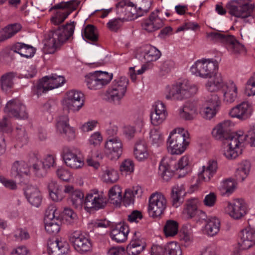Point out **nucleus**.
Wrapping results in <instances>:
<instances>
[{"label":"nucleus","instance_id":"nucleus-1","mask_svg":"<svg viewBox=\"0 0 255 255\" xmlns=\"http://www.w3.org/2000/svg\"><path fill=\"white\" fill-rule=\"evenodd\" d=\"M74 22L57 29L50 30L45 35L44 52L54 54L73 35L75 26Z\"/></svg>","mask_w":255,"mask_h":255},{"label":"nucleus","instance_id":"nucleus-2","mask_svg":"<svg viewBox=\"0 0 255 255\" xmlns=\"http://www.w3.org/2000/svg\"><path fill=\"white\" fill-rule=\"evenodd\" d=\"M165 98L167 100L182 101L195 94L198 88L187 80L177 82L166 88Z\"/></svg>","mask_w":255,"mask_h":255},{"label":"nucleus","instance_id":"nucleus-3","mask_svg":"<svg viewBox=\"0 0 255 255\" xmlns=\"http://www.w3.org/2000/svg\"><path fill=\"white\" fill-rule=\"evenodd\" d=\"M188 134L183 128L174 129L170 134L167 141L168 152L172 154H181L189 144Z\"/></svg>","mask_w":255,"mask_h":255},{"label":"nucleus","instance_id":"nucleus-4","mask_svg":"<svg viewBox=\"0 0 255 255\" xmlns=\"http://www.w3.org/2000/svg\"><path fill=\"white\" fill-rule=\"evenodd\" d=\"M128 83V79L125 76L115 79L107 90L108 100L115 104L119 105L125 95Z\"/></svg>","mask_w":255,"mask_h":255},{"label":"nucleus","instance_id":"nucleus-5","mask_svg":"<svg viewBox=\"0 0 255 255\" xmlns=\"http://www.w3.org/2000/svg\"><path fill=\"white\" fill-rule=\"evenodd\" d=\"M80 3V1L78 0H71L67 2L62 1L54 5L50 10H57L55 16L51 18V22L55 25L62 23L72 11L77 9Z\"/></svg>","mask_w":255,"mask_h":255},{"label":"nucleus","instance_id":"nucleus-6","mask_svg":"<svg viewBox=\"0 0 255 255\" xmlns=\"http://www.w3.org/2000/svg\"><path fill=\"white\" fill-rule=\"evenodd\" d=\"M219 64L216 60L203 59L197 61L191 67V72L204 78H211L218 71Z\"/></svg>","mask_w":255,"mask_h":255},{"label":"nucleus","instance_id":"nucleus-7","mask_svg":"<svg viewBox=\"0 0 255 255\" xmlns=\"http://www.w3.org/2000/svg\"><path fill=\"white\" fill-rule=\"evenodd\" d=\"M207 37L213 41H220L225 44L228 51L232 54H239L245 50L244 45L241 44L233 35L212 32L208 34Z\"/></svg>","mask_w":255,"mask_h":255},{"label":"nucleus","instance_id":"nucleus-8","mask_svg":"<svg viewBox=\"0 0 255 255\" xmlns=\"http://www.w3.org/2000/svg\"><path fill=\"white\" fill-rule=\"evenodd\" d=\"M226 8L231 15L245 18L252 15L255 5L245 0H232L227 3Z\"/></svg>","mask_w":255,"mask_h":255},{"label":"nucleus","instance_id":"nucleus-9","mask_svg":"<svg viewBox=\"0 0 255 255\" xmlns=\"http://www.w3.org/2000/svg\"><path fill=\"white\" fill-rule=\"evenodd\" d=\"M245 140L244 136L236 133L231 132L229 137L224 141L227 143V148L225 150L224 155L229 159H235L242 153L241 145Z\"/></svg>","mask_w":255,"mask_h":255},{"label":"nucleus","instance_id":"nucleus-10","mask_svg":"<svg viewBox=\"0 0 255 255\" xmlns=\"http://www.w3.org/2000/svg\"><path fill=\"white\" fill-rule=\"evenodd\" d=\"M189 163V157L183 156L179 159L177 164L172 168V161L169 163L163 159L159 166L158 173L163 180L168 181L173 176V172L184 169L188 165Z\"/></svg>","mask_w":255,"mask_h":255},{"label":"nucleus","instance_id":"nucleus-11","mask_svg":"<svg viewBox=\"0 0 255 255\" xmlns=\"http://www.w3.org/2000/svg\"><path fill=\"white\" fill-rule=\"evenodd\" d=\"M64 83L65 79L63 76H57L56 74L45 76L39 81L35 87V93L39 96L50 90L58 88Z\"/></svg>","mask_w":255,"mask_h":255},{"label":"nucleus","instance_id":"nucleus-12","mask_svg":"<svg viewBox=\"0 0 255 255\" xmlns=\"http://www.w3.org/2000/svg\"><path fill=\"white\" fill-rule=\"evenodd\" d=\"M167 207V201L161 194L153 193L149 199L148 211L153 218L160 217L164 213Z\"/></svg>","mask_w":255,"mask_h":255},{"label":"nucleus","instance_id":"nucleus-13","mask_svg":"<svg viewBox=\"0 0 255 255\" xmlns=\"http://www.w3.org/2000/svg\"><path fill=\"white\" fill-rule=\"evenodd\" d=\"M69 241L74 249L81 254L91 250L92 243L90 240L80 232L74 231L69 236Z\"/></svg>","mask_w":255,"mask_h":255},{"label":"nucleus","instance_id":"nucleus-14","mask_svg":"<svg viewBox=\"0 0 255 255\" xmlns=\"http://www.w3.org/2000/svg\"><path fill=\"white\" fill-rule=\"evenodd\" d=\"M4 110L10 116L16 119H26L28 117L25 105L17 99H13L7 102Z\"/></svg>","mask_w":255,"mask_h":255},{"label":"nucleus","instance_id":"nucleus-15","mask_svg":"<svg viewBox=\"0 0 255 255\" xmlns=\"http://www.w3.org/2000/svg\"><path fill=\"white\" fill-rule=\"evenodd\" d=\"M123 144L121 139L116 136L109 137L105 144V152L111 160H116L121 156Z\"/></svg>","mask_w":255,"mask_h":255},{"label":"nucleus","instance_id":"nucleus-16","mask_svg":"<svg viewBox=\"0 0 255 255\" xmlns=\"http://www.w3.org/2000/svg\"><path fill=\"white\" fill-rule=\"evenodd\" d=\"M84 95L81 92L72 90L67 92V97L63 100V105L69 110L79 111L84 105Z\"/></svg>","mask_w":255,"mask_h":255},{"label":"nucleus","instance_id":"nucleus-17","mask_svg":"<svg viewBox=\"0 0 255 255\" xmlns=\"http://www.w3.org/2000/svg\"><path fill=\"white\" fill-rule=\"evenodd\" d=\"M84 203L85 208L98 210L105 207L106 199L97 189H94L87 194Z\"/></svg>","mask_w":255,"mask_h":255},{"label":"nucleus","instance_id":"nucleus-18","mask_svg":"<svg viewBox=\"0 0 255 255\" xmlns=\"http://www.w3.org/2000/svg\"><path fill=\"white\" fill-rule=\"evenodd\" d=\"M151 255H181L180 247L175 242H170L164 247L159 245H153L151 247Z\"/></svg>","mask_w":255,"mask_h":255},{"label":"nucleus","instance_id":"nucleus-19","mask_svg":"<svg viewBox=\"0 0 255 255\" xmlns=\"http://www.w3.org/2000/svg\"><path fill=\"white\" fill-rule=\"evenodd\" d=\"M63 157L66 165L73 169H79L84 164V161L76 152L68 147H64Z\"/></svg>","mask_w":255,"mask_h":255},{"label":"nucleus","instance_id":"nucleus-20","mask_svg":"<svg viewBox=\"0 0 255 255\" xmlns=\"http://www.w3.org/2000/svg\"><path fill=\"white\" fill-rule=\"evenodd\" d=\"M239 245L242 250H248L255 245V230L248 227L240 233Z\"/></svg>","mask_w":255,"mask_h":255},{"label":"nucleus","instance_id":"nucleus-21","mask_svg":"<svg viewBox=\"0 0 255 255\" xmlns=\"http://www.w3.org/2000/svg\"><path fill=\"white\" fill-rule=\"evenodd\" d=\"M229 215L234 219H240L247 213V206L244 200L236 199L228 206Z\"/></svg>","mask_w":255,"mask_h":255},{"label":"nucleus","instance_id":"nucleus-22","mask_svg":"<svg viewBox=\"0 0 255 255\" xmlns=\"http://www.w3.org/2000/svg\"><path fill=\"white\" fill-rule=\"evenodd\" d=\"M159 12L158 9L152 12L148 18L144 20L142 23V29L148 32L156 31L163 26V20L160 18L157 13Z\"/></svg>","mask_w":255,"mask_h":255},{"label":"nucleus","instance_id":"nucleus-23","mask_svg":"<svg viewBox=\"0 0 255 255\" xmlns=\"http://www.w3.org/2000/svg\"><path fill=\"white\" fill-rule=\"evenodd\" d=\"M252 112L251 105L247 102H244L233 107L230 112V115L233 118L245 120L250 117Z\"/></svg>","mask_w":255,"mask_h":255},{"label":"nucleus","instance_id":"nucleus-24","mask_svg":"<svg viewBox=\"0 0 255 255\" xmlns=\"http://www.w3.org/2000/svg\"><path fill=\"white\" fill-rule=\"evenodd\" d=\"M129 232L128 226L124 223H120L113 228L110 236L117 243H124L127 241Z\"/></svg>","mask_w":255,"mask_h":255},{"label":"nucleus","instance_id":"nucleus-25","mask_svg":"<svg viewBox=\"0 0 255 255\" xmlns=\"http://www.w3.org/2000/svg\"><path fill=\"white\" fill-rule=\"evenodd\" d=\"M69 118L67 116H60L56 124V128L58 132L65 135L68 140L75 138V134L73 128L69 126Z\"/></svg>","mask_w":255,"mask_h":255},{"label":"nucleus","instance_id":"nucleus-26","mask_svg":"<svg viewBox=\"0 0 255 255\" xmlns=\"http://www.w3.org/2000/svg\"><path fill=\"white\" fill-rule=\"evenodd\" d=\"M231 130V122L227 121L218 124L213 129L212 134L216 139L224 141L229 137Z\"/></svg>","mask_w":255,"mask_h":255},{"label":"nucleus","instance_id":"nucleus-27","mask_svg":"<svg viewBox=\"0 0 255 255\" xmlns=\"http://www.w3.org/2000/svg\"><path fill=\"white\" fill-rule=\"evenodd\" d=\"M146 245L145 240L138 237L134 232L133 239L127 247V252L128 255H138L145 249Z\"/></svg>","mask_w":255,"mask_h":255},{"label":"nucleus","instance_id":"nucleus-28","mask_svg":"<svg viewBox=\"0 0 255 255\" xmlns=\"http://www.w3.org/2000/svg\"><path fill=\"white\" fill-rule=\"evenodd\" d=\"M49 255H66L69 251V245L66 242L57 240L48 244Z\"/></svg>","mask_w":255,"mask_h":255},{"label":"nucleus","instance_id":"nucleus-29","mask_svg":"<svg viewBox=\"0 0 255 255\" xmlns=\"http://www.w3.org/2000/svg\"><path fill=\"white\" fill-rule=\"evenodd\" d=\"M30 174V169L24 160H16L11 165V174L14 178H22Z\"/></svg>","mask_w":255,"mask_h":255},{"label":"nucleus","instance_id":"nucleus-30","mask_svg":"<svg viewBox=\"0 0 255 255\" xmlns=\"http://www.w3.org/2000/svg\"><path fill=\"white\" fill-rule=\"evenodd\" d=\"M222 92L223 101L227 104H230L234 102L237 97L238 88L234 82L229 81L226 83Z\"/></svg>","mask_w":255,"mask_h":255},{"label":"nucleus","instance_id":"nucleus-31","mask_svg":"<svg viewBox=\"0 0 255 255\" xmlns=\"http://www.w3.org/2000/svg\"><path fill=\"white\" fill-rule=\"evenodd\" d=\"M134 155L135 158L139 161H143L148 157L147 147L145 141L143 139L136 140L134 147Z\"/></svg>","mask_w":255,"mask_h":255},{"label":"nucleus","instance_id":"nucleus-32","mask_svg":"<svg viewBox=\"0 0 255 255\" xmlns=\"http://www.w3.org/2000/svg\"><path fill=\"white\" fill-rule=\"evenodd\" d=\"M199 200L197 198H192L186 201L182 211V214L187 219H192L195 217L198 213V204Z\"/></svg>","mask_w":255,"mask_h":255},{"label":"nucleus","instance_id":"nucleus-33","mask_svg":"<svg viewBox=\"0 0 255 255\" xmlns=\"http://www.w3.org/2000/svg\"><path fill=\"white\" fill-rule=\"evenodd\" d=\"M213 79L209 81L206 85V89L211 92H217L220 90H223L226 83H225L221 74L218 71L213 75Z\"/></svg>","mask_w":255,"mask_h":255},{"label":"nucleus","instance_id":"nucleus-34","mask_svg":"<svg viewBox=\"0 0 255 255\" xmlns=\"http://www.w3.org/2000/svg\"><path fill=\"white\" fill-rule=\"evenodd\" d=\"M185 194V189L182 184L176 185L172 187L171 201L173 207L177 208L183 202V196Z\"/></svg>","mask_w":255,"mask_h":255},{"label":"nucleus","instance_id":"nucleus-35","mask_svg":"<svg viewBox=\"0 0 255 255\" xmlns=\"http://www.w3.org/2000/svg\"><path fill=\"white\" fill-rule=\"evenodd\" d=\"M12 50L26 58L32 57L35 53V49L32 46L21 42H17L12 47Z\"/></svg>","mask_w":255,"mask_h":255},{"label":"nucleus","instance_id":"nucleus-36","mask_svg":"<svg viewBox=\"0 0 255 255\" xmlns=\"http://www.w3.org/2000/svg\"><path fill=\"white\" fill-rule=\"evenodd\" d=\"M25 194L32 205L38 207L40 205L42 197L40 191L36 187L32 186L27 187L25 191Z\"/></svg>","mask_w":255,"mask_h":255},{"label":"nucleus","instance_id":"nucleus-37","mask_svg":"<svg viewBox=\"0 0 255 255\" xmlns=\"http://www.w3.org/2000/svg\"><path fill=\"white\" fill-rule=\"evenodd\" d=\"M142 53L147 62H151L158 59L161 56L160 51L154 46L146 45L142 47Z\"/></svg>","mask_w":255,"mask_h":255},{"label":"nucleus","instance_id":"nucleus-38","mask_svg":"<svg viewBox=\"0 0 255 255\" xmlns=\"http://www.w3.org/2000/svg\"><path fill=\"white\" fill-rule=\"evenodd\" d=\"M197 115V109L192 105H185L179 109V117L185 121H192Z\"/></svg>","mask_w":255,"mask_h":255},{"label":"nucleus","instance_id":"nucleus-39","mask_svg":"<svg viewBox=\"0 0 255 255\" xmlns=\"http://www.w3.org/2000/svg\"><path fill=\"white\" fill-rule=\"evenodd\" d=\"M251 169V164L249 161L244 160L238 164L235 176L238 181H243L248 176Z\"/></svg>","mask_w":255,"mask_h":255},{"label":"nucleus","instance_id":"nucleus-40","mask_svg":"<svg viewBox=\"0 0 255 255\" xmlns=\"http://www.w3.org/2000/svg\"><path fill=\"white\" fill-rule=\"evenodd\" d=\"M220 227V220L215 217H211L205 225V232L208 236L213 237L219 232Z\"/></svg>","mask_w":255,"mask_h":255},{"label":"nucleus","instance_id":"nucleus-41","mask_svg":"<svg viewBox=\"0 0 255 255\" xmlns=\"http://www.w3.org/2000/svg\"><path fill=\"white\" fill-rule=\"evenodd\" d=\"M49 196L55 202L61 201L63 198L62 190L55 181H51L48 185Z\"/></svg>","mask_w":255,"mask_h":255},{"label":"nucleus","instance_id":"nucleus-42","mask_svg":"<svg viewBox=\"0 0 255 255\" xmlns=\"http://www.w3.org/2000/svg\"><path fill=\"white\" fill-rule=\"evenodd\" d=\"M109 198L110 202L114 205H118L121 204L123 199L122 191L120 186L115 185L109 191Z\"/></svg>","mask_w":255,"mask_h":255},{"label":"nucleus","instance_id":"nucleus-43","mask_svg":"<svg viewBox=\"0 0 255 255\" xmlns=\"http://www.w3.org/2000/svg\"><path fill=\"white\" fill-rule=\"evenodd\" d=\"M82 36L84 40L94 42L98 40V35L96 32V28L91 24L87 25L82 32Z\"/></svg>","mask_w":255,"mask_h":255},{"label":"nucleus","instance_id":"nucleus-44","mask_svg":"<svg viewBox=\"0 0 255 255\" xmlns=\"http://www.w3.org/2000/svg\"><path fill=\"white\" fill-rule=\"evenodd\" d=\"M85 78V81L89 89L97 90L103 87L95 72L89 73Z\"/></svg>","mask_w":255,"mask_h":255},{"label":"nucleus","instance_id":"nucleus-45","mask_svg":"<svg viewBox=\"0 0 255 255\" xmlns=\"http://www.w3.org/2000/svg\"><path fill=\"white\" fill-rule=\"evenodd\" d=\"M21 25L19 23H13L8 25L5 27L3 30V34L2 35V40H5L11 38L21 29Z\"/></svg>","mask_w":255,"mask_h":255},{"label":"nucleus","instance_id":"nucleus-46","mask_svg":"<svg viewBox=\"0 0 255 255\" xmlns=\"http://www.w3.org/2000/svg\"><path fill=\"white\" fill-rule=\"evenodd\" d=\"M178 229V223L174 220H169L166 221L163 230L166 237H173L177 234Z\"/></svg>","mask_w":255,"mask_h":255},{"label":"nucleus","instance_id":"nucleus-47","mask_svg":"<svg viewBox=\"0 0 255 255\" xmlns=\"http://www.w3.org/2000/svg\"><path fill=\"white\" fill-rule=\"evenodd\" d=\"M14 77L15 74L12 72L6 73L1 77L0 84L3 90L7 91L12 87L13 79Z\"/></svg>","mask_w":255,"mask_h":255},{"label":"nucleus","instance_id":"nucleus-48","mask_svg":"<svg viewBox=\"0 0 255 255\" xmlns=\"http://www.w3.org/2000/svg\"><path fill=\"white\" fill-rule=\"evenodd\" d=\"M61 220L56 218V220H51L49 222H45V229L46 231L49 234L55 235L60 230Z\"/></svg>","mask_w":255,"mask_h":255},{"label":"nucleus","instance_id":"nucleus-49","mask_svg":"<svg viewBox=\"0 0 255 255\" xmlns=\"http://www.w3.org/2000/svg\"><path fill=\"white\" fill-rule=\"evenodd\" d=\"M84 194L80 190H75L71 195L70 201L75 208H81L83 203Z\"/></svg>","mask_w":255,"mask_h":255},{"label":"nucleus","instance_id":"nucleus-50","mask_svg":"<svg viewBox=\"0 0 255 255\" xmlns=\"http://www.w3.org/2000/svg\"><path fill=\"white\" fill-rule=\"evenodd\" d=\"M102 178L106 183H114L119 179L118 173L117 171L111 168H107L104 171Z\"/></svg>","mask_w":255,"mask_h":255},{"label":"nucleus","instance_id":"nucleus-51","mask_svg":"<svg viewBox=\"0 0 255 255\" xmlns=\"http://www.w3.org/2000/svg\"><path fill=\"white\" fill-rule=\"evenodd\" d=\"M63 218L69 224H73L77 220V216L70 208H66L63 211Z\"/></svg>","mask_w":255,"mask_h":255},{"label":"nucleus","instance_id":"nucleus-52","mask_svg":"<svg viewBox=\"0 0 255 255\" xmlns=\"http://www.w3.org/2000/svg\"><path fill=\"white\" fill-rule=\"evenodd\" d=\"M220 104V100L219 96L215 93L210 94L207 96L204 105L207 106H211L212 107L218 108Z\"/></svg>","mask_w":255,"mask_h":255},{"label":"nucleus","instance_id":"nucleus-53","mask_svg":"<svg viewBox=\"0 0 255 255\" xmlns=\"http://www.w3.org/2000/svg\"><path fill=\"white\" fill-rule=\"evenodd\" d=\"M95 73L96 74L97 77L103 87L109 83L113 78V74L110 75L106 72L97 71H95Z\"/></svg>","mask_w":255,"mask_h":255},{"label":"nucleus","instance_id":"nucleus-54","mask_svg":"<svg viewBox=\"0 0 255 255\" xmlns=\"http://www.w3.org/2000/svg\"><path fill=\"white\" fill-rule=\"evenodd\" d=\"M152 2L151 0H143L137 10V16H141L144 13L148 12L151 6Z\"/></svg>","mask_w":255,"mask_h":255},{"label":"nucleus","instance_id":"nucleus-55","mask_svg":"<svg viewBox=\"0 0 255 255\" xmlns=\"http://www.w3.org/2000/svg\"><path fill=\"white\" fill-rule=\"evenodd\" d=\"M174 67V62L170 59L163 61L159 67L160 72L162 75L169 73Z\"/></svg>","mask_w":255,"mask_h":255},{"label":"nucleus","instance_id":"nucleus-56","mask_svg":"<svg viewBox=\"0 0 255 255\" xmlns=\"http://www.w3.org/2000/svg\"><path fill=\"white\" fill-rule=\"evenodd\" d=\"M166 117L167 116L163 114L152 112L150 115L151 122L154 126H158L163 122Z\"/></svg>","mask_w":255,"mask_h":255},{"label":"nucleus","instance_id":"nucleus-57","mask_svg":"<svg viewBox=\"0 0 255 255\" xmlns=\"http://www.w3.org/2000/svg\"><path fill=\"white\" fill-rule=\"evenodd\" d=\"M32 167L37 176L41 177L46 175V168L43 166V164H42V161H39L37 163L33 164Z\"/></svg>","mask_w":255,"mask_h":255},{"label":"nucleus","instance_id":"nucleus-58","mask_svg":"<svg viewBox=\"0 0 255 255\" xmlns=\"http://www.w3.org/2000/svg\"><path fill=\"white\" fill-rule=\"evenodd\" d=\"M246 91L249 96L255 95V73L247 81Z\"/></svg>","mask_w":255,"mask_h":255},{"label":"nucleus","instance_id":"nucleus-59","mask_svg":"<svg viewBox=\"0 0 255 255\" xmlns=\"http://www.w3.org/2000/svg\"><path fill=\"white\" fill-rule=\"evenodd\" d=\"M236 183L233 180L228 179L222 182V188L227 194H230L234 191Z\"/></svg>","mask_w":255,"mask_h":255},{"label":"nucleus","instance_id":"nucleus-60","mask_svg":"<svg viewBox=\"0 0 255 255\" xmlns=\"http://www.w3.org/2000/svg\"><path fill=\"white\" fill-rule=\"evenodd\" d=\"M134 4L132 2L127 0H122L116 4L117 14L125 13L126 11V6H133Z\"/></svg>","mask_w":255,"mask_h":255},{"label":"nucleus","instance_id":"nucleus-61","mask_svg":"<svg viewBox=\"0 0 255 255\" xmlns=\"http://www.w3.org/2000/svg\"><path fill=\"white\" fill-rule=\"evenodd\" d=\"M134 163L131 159H126L121 164L120 170L122 172L131 173L134 170Z\"/></svg>","mask_w":255,"mask_h":255},{"label":"nucleus","instance_id":"nucleus-62","mask_svg":"<svg viewBox=\"0 0 255 255\" xmlns=\"http://www.w3.org/2000/svg\"><path fill=\"white\" fill-rule=\"evenodd\" d=\"M56 174L59 179L65 181H69L72 176L71 173L67 169L62 167L57 170Z\"/></svg>","mask_w":255,"mask_h":255},{"label":"nucleus","instance_id":"nucleus-63","mask_svg":"<svg viewBox=\"0 0 255 255\" xmlns=\"http://www.w3.org/2000/svg\"><path fill=\"white\" fill-rule=\"evenodd\" d=\"M150 138L153 144H160L162 141V136L160 132L156 128L151 130Z\"/></svg>","mask_w":255,"mask_h":255},{"label":"nucleus","instance_id":"nucleus-64","mask_svg":"<svg viewBox=\"0 0 255 255\" xmlns=\"http://www.w3.org/2000/svg\"><path fill=\"white\" fill-rule=\"evenodd\" d=\"M244 137L245 140L250 142L251 146H255V124L251 127Z\"/></svg>","mask_w":255,"mask_h":255}]
</instances>
